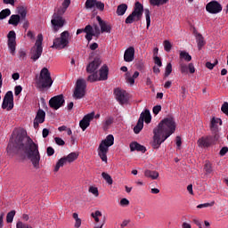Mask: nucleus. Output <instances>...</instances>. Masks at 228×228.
I'll list each match as a JSON object with an SVG mask.
<instances>
[{"instance_id":"1","label":"nucleus","mask_w":228,"mask_h":228,"mask_svg":"<svg viewBox=\"0 0 228 228\" xmlns=\"http://www.w3.org/2000/svg\"><path fill=\"white\" fill-rule=\"evenodd\" d=\"M7 154L13 156L19 152H24L28 159H29L32 167L38 170L40 168V151H38V143L33 142L29 136L22 133L13 134L12 139L7 146Z\"/></svg>"},{"instance_id":"2","label":"nucleus","mask_w":228,"mask_h":228,"mask_svg":"<svg viewBox=\"0 0 228 228\" xmlns=\"http://www.w3.org/2000/svg\"><path fill=\"white\" fill-rule=\"evenodd\" d=\"M175 119L172 117L165 118L159 126L155 128L157 131H160L162 134L166 136V138H169L175 133Z\"/></svg>"},{"instance_id":"3","label":"nucleus","mask_w":228,"mask_h":228,"mask_svg":"<svg viewBox=\"0 0 228 228\" xmlns=\"http://www.w3.org/2000/svg\"><path fill=\"white\" fill-rule=\"evenodd\" d=\"M114 142L115 137L112 134H109L98 147V156L104 163H108V151H110V147L113 145Z\"/></svg>"},{"instance_id":"4","label":"nucleus","mask_w":228,"mask_h":228,"mask_svg":"<svg viewBox=\"0 0 228 228\" xmlns=\"http://www.w3.org/2000/svg\"><path fill=\"white\" fill-rule=\"evenodd\" d=\"M143 17V4L140 2L134 4V11L131 14L126 17L125 22L126 24H133V22H139Z\"/></svg>"},{"instance_id":"5","label":"nucleus","mask_w":228,"mask_h":228,"mask_svg":"<svg viewBox=\"0 0 228 228\" xmlns=\"http://www.w3.org/2000/svg\"><path fill=\"white\" fill-rule=\"evenodd\" d=\"M37 88H51L53 86V78L51 77V72L47 68H43L40 72L39 79L37 82Z\"/></svg>"},{"instance_id":"6","label":"nucleus","mask_w":228,"mask_h":228,"mask_svg":"<svg viewBox=\"0 0 228 228\" xmlns=\"http://www.w3.org/2000/svg\"><path fill=\"white\" fill-rule=\"evenodd\" d=\"M69 38H70V33L69 31L65 30L63 31L60 37H56L53 39V44L52 45L53 49L61 50L65 49V47L69 46Z\"/></svg>"},{"instance_id":"7","label":"nucleus","mask_w":228,"mask_h":228,"mask_svg":"<svg viewBox=\"0 0 228 228\" xmlns=\"http://www.w3.org/2000/svg\"><path fill=\"white\" fill-rule=\"evenodd\" d=\"M152 120V116H151V110L148 109L144 110L140 115V118L137 121L136 126L134 127V133L135 134H138L142 129H143V122L145 124H151V121Z\"/></svg>"},{"instance_id":"8","label":"nucleus","mask_w":228,"mask_h":228,"mask_svg":"<svg viewBox=\"0 0 228 228\" xmlns=\"http://www.w3.org/2000/svg\"><path fill=\"white\" fill-rule=\"evenodd\" d=\"M42 42H44V36L42 34H38L35 45L30 51V58L31 60H33V61H37V60H38L42 56V53L44 51V48L42 47Z\"/></svg>"},{"instance_id":"9","label":"nucleus","mask_w":228,"mask_h":228,"mask_svg":"<svg viewBox=\"0 0 228 228\" xmlns=\"http://www.w3.org/2000/svg\"><path fill=\"white\" fill-rule=\"evenodd\" d=\"M85 95H86V81L83 78H79L76 83L73 98L76 100L83 99Z\"/></svg>"},{"instance_id":"10","label":"nucleus","mask_w":228,"mask_h":228,"mask_svg":"<svg viewBox=\"0 0 228 228\" xmlns=\"http://www.w3.org/2000/svg\"><path fill=\"white\" fill-rule=\"evenodd\" d=\"M62 15L61 12L57 11V12H54L52 17L51 23L55 33H58V31L65 26V19H63Z\"/></svg>"},{"instance_id":"11","label":"nucleus","mask_w":228,"mask_h":228,"mask_svg":"<svg viewBox=\"0 0 228 228\" xmlns=\"http://www.w3.org/2000/svg\"><path fill=\"white\" fill-rule=\"evenodd\" d=\"M100 76L99 73L91 74L87 77V81L90 83H95V81H106L108 79V72L109 69L108 66L104 65L102 66L100 70Z\"/></svg>"},{"instance_id":"12","label":"nucleus","mask_w":228,"mask_h":228,"mask_svg":"<svg viewBox=\"0 0 228 228\" xmlns=\"http://www.w3.org/2000/svg\"><path fill=\"white\" fill-rule=\"evenodd\" d=\"M7 45L12 56H15V51L17 49V34L15 31L11 30L7 35Z\"/></svg>"},{"instance_id":"13","label":"nucleus","mask_w":228,"mask_h":228,"mask_svg":"<svg viewBox=\"0 0 228 228\" xmlns=\"http://www.w3.org/2000/svg\"><path fill=\"white\" fill-rule=\"evenodd\" d=\"M153 141L151 142V146L153 149H159L161 147V143L165 142L168 137L161 133V131L154 128L153 130Z\"/></svg>"},{"instance_id":"14","label":"nucleus","mask_w":228,"mask_h":228,"mask_svg":"<svg viewBox=\"0 0 228 228\" xmlns=\"http://www.w3.org/2000/svg\"><path fill=\"white\" fill-rule=\"evenodd\" d=\"M49 106L52 110H60V108L65 106V97L63 94H59L56 96L52 97L49 100Z\"/></svg>"},{"instance_id":"15","label":"nucleus","mask_w":228,"mask_h":228,"mask_svg":"<svg viewBox=\"0 0 228 228\" xmlns=\"http://www.w3.org/2000/svg\"><path fill=\"white\" fill-rule=\"evenodd\" d=\"M2 109L7 110V111H11L13 110V93L12 91H8L3 100Z\"/></svg>"},{"instance_id":"16","label":"nucleus","mask_w":228,"mask_h":228,"mask_svg":"<svg viewBox=\"0 0 228 228\" xmlns=\"http://www.w3.org/2000/svg\"><path fill=\"white\" fill-rule=\"evenodd\" d=\"M120 70H121L122 72H126V75H125V79H126V83H127L128 85H130L131 86H133L134 85V80H135L136 78H138V77L140 76V72L135 71V72L133 74V76H132V75H131V72L127 71V67H126V66H122V67L120 68Z\"/></svg>"},{"instance_id":"17","label":"nucleus","mask_w":228,"mask_h":228,"mask_svg":"<svg viewBox=\"0 0 228 228\" xmlns=\"http://www.w3.org/2000/svg\"><path fill=\"white\" fill-rule=\"evenodd\" d=\"M206 10L208 13H212L213 15H216V13H220L222 12V4L217 1L212 0L206 5Z\"/></svg>"},{"instance_id":"18","label":"nucleus","mask_w":228,"mask_h":228,"mask_svg":"<svg viewBox=\"0 0 228 228\" xmlns=\"http://www.w3.org/2000/svg\"><path fill=\"white\" fill-rule=\"evenodd\" d=\"M114 94L116 95L117 101L119 102V104H126L129 101V96L125 90L117 88L114 90Z\"/></svg>"},{"instance_id":"19","label":"nucleus","mask_w":228,"mask_h":228,"mask_svg":"<svg viewBox=\"0 0 228 228\" xmlns=\"http://www.w3.org/2000/svg\"><path fill=\"white\" fill-rule=\"evenodd\" d=\"M94 117H95V112H91L86 115L79 122V126L82 131H86V129L90 126V122L94 120Z\"/></svg>"},{"instance_id":"20","label":"nucleus","mask_w":228,"mask_h":228,"mask_svg":"<svg viewBox=\"0 0 228 228\" xmlns=\"http://www.w3.org/2000/svg\"><path fill=\"white\" fill-rule=\"evenodd\" d=\"M101 59H94L92 62H90L86 67V72L88 74H97V70L101 67Z\"/></svg>"},{"instance_id":"21","label":"nucleus","mask_w":228,"mask_h":228,"mask_svg":"<svg viewBox=\"0 0 228 228\" xmlns=\"http://www.w3.org/2000/svg\"><path fill=\"white\" fill-rule=\"evenodd\" d=\"M44 122H45V111L39 109L34 119V128L38 129L40 124H44Z\"/></svg>"},{"instance_id":"22","label":"nucleus","mask_w":228,"mask_h":228,"mask_svg":"<svg viewBox=\"0 0 228 228\" xmlns=\"http://www.w3.org/2000/svg\"><path fill=\"white\" fill-rule=\"evenodd\" d=\"M96 20H98V24L101 28L102 33H111V25H110L108 21L102 20L101 16H97Z\"/></svg>"},{"instance_id":"23","label":"nucleus","mask_w":228,"mask_h":228,"mask_svg":"<svg viewBox=\"0 0 228 228\" xmlns=\"http://www.w3.org/2000/svg\"><path fill=\"white\" fill-rule=\"evenodd\" d=\"M124 61L126 63H131L134 61V47L129 46L124 53Z\"/></svg>"},{"instance_id":"24","label":"nucleus","mask_w":228,"mask_h":228,"mask_svg":"<svg viewBox=\"0 0 228 228\" xmlns=\"http://www.w3.org/2000/svg\"><path fill=\"white\" fill-rule=\"evenodd\" d=\"M198 145L201 148L211 147V145H213V141L210 136L201 137L198 140Z\"/></svg>"},{"instance_id":"25","label":"nucleus","mask_w":228,"mask_h":228,"mask_svg":"<svg viewBox=\"0 0 228 228\" xmlns=\"http://www.w3.org/2000/svg\"><path fill=\"white\" fill-rule=\"evenodd\" d=\"M218 124H219V126H222V119L215 118H213L211 119V123H210V131H211V133H216L217 131H220L218 129Z\"/></svg>"},{"instance_id":"26","label":"nucleus","mask_w":228,"mask_h":228,"mask_svg":"<svg viewBox=\"0 0 228 228\" xmlns=\"http://www.w3.org/2000/svg\"><path fill=\"white\" fill-rule=\"evenodd\" d=\"M194 36L196 38V42L198 44V49H199V51H200L202 49V47H204L206 45V40H204V37L201 36V34L199 32H195Z\"/></svg>"},{"instance_id":"27","label":"nucleus","mask_w":228,"mask_h":228,"mask_svg":"<svg viewBox=\"0 0 228 228\" xmlns=\"http://www.w3.org/2000/svg\"><path fill=\"white\" fill-rule=\"evenodd\" d=\"M130 151L134 152V151H137L138 152H146L147 149L145 146L138 143V142H132L130 143Z\"/></svg>"},{"instance_id":"28","label":"nucleus","mask_w":228,"mask_h":228,"mask_svg":"<svg viewBox=\"0 0 228 228\" xmlns=\"http://www.w3.org/2000/svg\"><path fill=\"white\" fill-rule=\"evenodd\" d=\"M144 177H147L148 179H151L152 181H155L159 177V173L158 171H152L151 169H146L144 171Z\"/></svg>"},{"instance_id":"29","label":"nucleus","mask_w":228,"mask_h":228,"mask_svg":"<svg viewBox=\"0 0 228 228\" xmlns=\"http://www.w3.org/2000/svg\"><path fill=\"white\" fill-rule=\"evenodd\" d=\"M19 22H20V16L19 14L11 15L8 20V24H11L12 26H14V27L19 26Z\"/></svg>"},{"instance_id":"30","label":"nucleus","mask_w":228,"mask_h":228,"mask_svg":"<svg viewBox=\"0 0 228 228\" xmlns=\"http://www.w3.org/2000/svg\"><path fill=\"white\" fill-rule=\"evenodd\" d=\"M79 157V154L77 152H71L68 156L64 157L66 163H74L76 159Z\"/></svg>"},{"instance_id":"31","label":"nucleus","mask_w":228,"mask_h":228,"mask_svg":"<svg viewBox=\"0 0 228 228\" xmlns=\"http://www.w3.org/2000/svg\"><path fill=\"white\" fill-rule=\"evenodd\" d=\"M126 12H127V5L126 4H121L118 6L116 13L118 16H122L126 14Z\"/></svg>"},{"instance_id":"32","label":"nucleus","mask_w":228,"mask_h":228,"mask_svg":"<svg viewBox=\"0 0 228 228\" xmlns=\"http://www.w3.org/2000/svg\"><path fill=\"white\" fill-rule=\"evenodd\" d=\"M170 0H149L151 6H163L167 4Z\"/></svg>"},{"instance_id":"33","label":"nucleus","mask_w":228,"mask_h":228,"mask_svg":"<svg viewBox=\"0 0 228 228\" xmlns=\"http://www.w3.org/2000/svg\"><path fill=\"white\" fill-rule=\"evenodd\" d=\"M113 117H107L103 122V129L104 131L110 129V126H111V124H113Z\"/></svg>"},{"instance_id":"34","label":"nucleus","mask_w":228,"mask_h":228,"mask_svg":"<svg viewBox=\"0 0 228 228\" xmlns=\"http://www.w3.org/2000/svg\"><path fill=\"white\" fill-rule=\"evenodd\" d=\"M17 12H18L19 15H20L21 19L23 20H26V15H28V11H26V7L20 6L17 8Z\"/></svg>"},{"instance_id":"35","label":"nucleus","mask_w":228,"mask_h":228,"mask_svg":"<svg viewBox=\"0 0 228 228\" xmlns=\"http://www.w3.org/2000/svg\"><path fill=\"white\" fill-rule=\"evenodd\" d=\"M65 163H67V160L64 157L59 159L54 167V172H58V170H60V168H61V167H63Z\"/></svg>"},{"instance_id":"36","label":"nucleus","mask_w":228,"mask_h":228,"mask_svg":"<svg viewBox=\"0 0 228 228\" xmlns=\"http://www.w3.org/2000/svg\"><path fill=\"white\" fill-rule=\"evenodd\" d=\"M180 59L185 60V61H191V55L186 51H180Z\"/></svg>"},{"instance_id":"37","label":"nucleus","mask_w":228,"mask_h":228,"mask_svg":"<svg viewBox=\"0 0 228 228\" xmlns=\"http://www.w3.org/2000/svg\"><path fill=\"white\" fill-rule=\"evenodd\" d=\"M12 15V11L10 9H4L0 12V20H4L6 17H10Z\"/></svg>"},{"instance_id":"38","label":"nucleus","mask_w":228,"mask_h":228,"mask_svg":"<svg viewBox=\"0 0 228 228\" xmlns=\"http://www.w3.org/2000/svg\"><path fill=\"white\" fill-rule=\"evenodd\" d=\"M209 137L213 143H216V142L220 140V130H217L216 132H212V135H209Z\"/></svg>"},{"instance_id":"39","label":"nucleus","mask_w":228,"mask_h":228,"mask_svg":"<svg viewBox=\"0 0 228 228\" xmlns=\"http://www.w3.org/2000/svg\"><path fill=\"white\" fill-rule=\"evenodd\" d=\"M69 6H70V0H64L62 3V7L58 10V12H61V14L65 13V12H67V8H69Z\"/></svg>"},{"instance_id":"40","label":"nucleus","mask_w":228,"mask_h":228,"mask_svg":"<svg viewBox=\"0 0 228 228\" xmlns=\"http://www.w3.org/2000/svg\"><path fill=\"white\" fill-rule=\"evenodd\" d=\"M179 66H180V72L182 74H188L189 65L187 66L186 63L183 62V61H180Z\"/></svg>"},{"instance_id":"41","label":"nucleus","mask_w":228,"mask_h":228,"mask_svg":"<svg viewBox=\"0 0 228 228\" xmlns=\"http://www.w3.org/2000/svg\"><path fill=\"white\" fill-rule=\"evenodd\" d=\"M144 14L146 17V28L149 29V28H151V11H149V9H145Z\"/></svg>"},{"instance_id":"42","label":"nucleus","mask_w":228,"mask_h":228,"mask_svg":"<svg viewBox=\"0 0 228 228\" xmlns=\"http://www.w3.org/2000/svg\"><path fill=\"white\" fill-rule=\"evenodd\" d=\"M73 218L75 220V228H79L81 227V218H79V215L77 213H73Z\"/></svg>"},{"instance_id":"43","label":"nucleus","mask_w":228,"mask_h":228,"mask_svg":"<svg viewBox=\"0 0 228 228\" xmlns=\"http://www.w3.org/2000/svg\"><path fill=\"white\" fill-rule=\"evenodd\" d=\"M96 3H97V0H86V10H92V8H95Z\"/></svg>"},{"instance_id":"44","label":"nucleus","mask_w":228,"mask_h":228,"mask_svg":"<svg viewBox=\"0 0 228 228\" xmlns=\"http://www.w3.org/2000/svg\"><path fill=\"white\" fill-rule=\"evenodd\" d=\"M91 216L94 219L96 224H99L101 216H102V213L99 210H96L95 212H93L91 214Z\"/></svg>"},{"instance_id":"45","label":"nucleus","mask_w":228,"mask_h":228,"mask_svg":"<svg viewBox=\"0 0 228 228\" xmlns=\"http://www.w3.org/2000/svg\"><path fill=\"white\" fill-rule=\"evenodd\" d=\"M102 177L109 184H113V178L108 173H102Z\"/></svg>"},{"instance_id":"46","label":"nucleus","mask_w":228,"mask_h":228,"mask_svg":"<svg viewBox=\"0 0 228 228\" xmlns=\"http://www.w3.org/2000/svg\"><path fill=\"white\" fill-rule=\"evenodd\" d=\"M15 217V210H12L6 216V222L7 224H12L13 222V218Z\"/></svg>"},{"instance_id":"47","label":"nucleus","mask_w":228,"mask_h":228,"mask_svg":"<svg viewBox=\"0 0 228 228\" xmlns=\"http://www.w3.org/2000/svg\"><path fill=\"white\" fill-rule=\"evenodd\" d=\"M170 74H172V63L168 62L166 66L164 76H165V77H168V76H170Z\"/></svg>"},{"instance_id":"48","label":"nucleus","mask_w":228,"mask_h":228,"mask_svg":"<svg viewBox=\"0 0 228 228\" xmlns=\"http://www.w3.org/2000/svg\"><path fill=\"white\" fill-rule=\"evenodd\" d=\"M164 49L167 53H170V51H172V44L170 43V41H164Z\"/></svg>"},{"instance_id":"49","label":"nucleus","mask_w":228,"mask_h":228,"mask_svg":"<svg viewBox=\"0 0 228 228\" xmlns=\"http://www.w3.org/2000/svg\"><path fill=\"white\" fill-rule=\"evenodd\" d=\"M216 65H218V60H216V61L214 63H211L209 61H208L206 63V67L207 69H208L209 70H213V69H215V67H216Z\"/></svg>"},{"instance_id":"50","label":"nucleus","mask_w":228,"mask_h":228,"mask_svg":"<svg viewBox=\"0 0 228 228\" xmlns=\"http://www.w3.org/2000/svg\"><path fill=\"white\" fill-rule=\"evenodd\" d=\"M89 192L94 195V197H99V189L97 187H89Z\"/></svg>"},{"instance_id":"51","label":"nucleus","mask_w":228,"mask_h":228,"mask_svg":"<svg viewBox=\"0 0 228 228\" xmlns=\"http://www.w3.org/2000/svg\"><path fill=\"white\" fill-rule=\"evenodd\" d=\"M93 33L94 34V37H99V35H101V28H99V26H93Z\"/></svg>"},{"instance_id":"52","label":"nucleus","mask_w":228,"mask_h":228,"mask_svg":"<svg viewBox=\"0 0 228 228\" xmlns=\"http://www.w3.org/2000/svg\"><path fill=\"white\" fill-rule=\"evenodd\" d=\"M211 206H215V201H212L211 203L200 204L197 206V208L199 209H202V208H210Z\"/></svg>"},{"instance_id":"53","label":"nucleus","mask_w":228,"mask_h":228,"mask_svg":"<svg viewBox=\"0 0 228 228\" xmlns=\"http://www.w3.org/2000/svg\"><path fill=\"white\" fill-rule=\"evenodd\" d=\"M119 206H122V208H126V206H129V200L126 198L121 199L119 202Z\"/></svg>"},{"instance_id":"54","label":"nucleus","mask_w":228,"mask_h":228,"mask_svg":"<svg viewBox=\"0 0 228 228\" xmlns=\"http://www.w3.org/2000/svg\"><path fill=\"white\" fill-rule=\"evenodd\" d=\"M84 33H86V35L94 33V28L91 25H86L84 28Z\"/></svg>"},{"instance_id":"55","label":"nucleus","mask_w":228,"mask_h":228,"mask_svg":"<svg viewBox=\"0 0 228 228\" xmlns=\"http://www.w3.org/2000/svg\"><path fill=\"white\" fill-rule=\"evenodd\" d=\"M94 6H96V8H97L98 10H100L101 12H102V11L104 10V3H102V2H98V1L96 0V4H95Z\"/></svg>"},{"instance_id":"56","label":"nucleus","mask_w":228,"mask_h":228,"mask_svg":"<svg viewBox=\"0 0 228 228\" xmlns=\"http://www.w3.org/2000/svg\"><path fill=\"white\" fill-rule=\"evenodd\" d=\"M54 142L57 145H61L63 146L65 145V141H63V139L60 138V137H55L54 138Z\"/></svg>"},{"instance_id":"57","label":"nucleus","mask_w":228,"mask_h":228,"mask_svg":"<svg viewBox=\"0 0 228 228\" xmlns=\"http://www.w3.org/2000/svg\"><path fill=\"white\" fill-rule=\"evenodd\" d=\"M22 92V86H16L14 88V95H20V93Z\"/></svg>"},{"instance_id":"58","label":"nucleus","mask_w":228,"mask_h":228,"mask_svg":"<svg viewBox=\"0 0 228 228\" xmlns=\"http://www.w3.org/2000/svg\"><path fill=\"white\" fill-rule=\"evenodd\" d=\"M206 174H211L213 172V169L211 168V164L207 163L204 167Z\"/></svg>"},{"instance_id":"59","label":"nucleus","mask_w":228,"mask_h":228,"mask_svg":"<svg viewBox=\"0 0 228 228\" xmlns=\"http://www.w3.org/2000/svg\"><path fill=\"white\" fill-rule=\"evenodd\" d=\"M152 111L154 115H158L161 111V105L154 106Z\"/></svg>"},{"instance_id":"60","label":"nucleus","mask_w":228,"mask_h":228,"mask_svg":"<svg viewBox=\"0 0 228 228\" xmlns=\"http://www.w3.org/2000/svg\"><path fill=\"white\" fill-rule=\"evenodd\" d=\"M154 63L156 65H158V67H162L163 66V63L161 62V59H159V57H158V56L154 57Z\"/></svg>"},{"instance_id":"61","label":"nucleus","mask_w":228,"mask_h":228,"mask_svg":"<svg viewBox=\"0 0 228 228\" xmlns=\"http://www.w3.org/2000/svg\"><path fill=\"white\" fill-rule=\"evenodd\" d=\"M175 143H176V147L178 149H181V145H183V142L181 140V136H176Z\"/></svg>"},{"instance_id":"62","label":"nucleus","mask_w":228,"mask_h":228,"mask_svg":"<svg viewBox=\"0 0 228 228\" xmlns=\"http://www.w3.org/2000/svg\"><path fill=\"white\" fill-rule=\"evenodd\" d=\"M47 156H53L54 154V148L48 147L46 150Z\"/></svg>"},{"instance_id":"63","label":"nucleus","mask_w":228,"mask_h":228,"mask_svg":"<svg viewBox=\"0 0 228 228\" xmlns=\"http://www.w3.org/2000/svg\"><path fill=\"white\" fill-rule=\"evenodd\" d=\"M135 67L137 69V70H143L144 69V65L143 62L140 61L137 64H135Z\"/></svg>"},{"instance_id":"64","label":"nucleus","mask_w":228,"mask_h":228,"mask_svg":"<svg viewBox=\"0 0 228 228\" xmlns=\"http://www.w3.org/2000/svg\"><path fill=\"white\" fill-rule=\"evenodd\" d=\"M26 225L27 224H24V223L20 221L16 224V228H26Z\"/></svg>"}]
</instances>
